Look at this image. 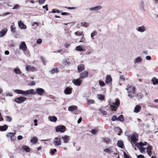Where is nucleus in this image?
Wrapping results in <instances>:
<instances>
[{
	"label": "nucleus",
	"mask_w": 158,
	"mask_h": 158,
	"mask_svg": "<svg viewBox=\"0 0 158 158\" xmlns=\"http://www.w3.org/2000/svg\"><path fill=\"white\" fill-rule=\"evenodd\" d=\"M138 138V135L136 133H134L132 134L131 137V143L132 142L136 147L138 148L140 152L141 153H145V148L143 146L147 145V143L146 142H144L143 143L140 142L139 143H137V141Z\"/></svg>",
	"instance_id": "1"
},
{
	"label": "nucleus",
	"mask_w": 158,
	"mask_h": 158,
	"mask_svg": "<svg viewBox=\"0 0 158 158\" xmlns=\"http://www.w3.org/2000/svg\"><path fill=\"white\" fill-rule=\"evenodd\" d=\"M119 103L120 101L118 98L115 99L114 102L110 103L109 105L111 108H112V110L115 111L117 109V107L119 105Z\"/></svg>",
	"instance_id": "2"
},
{
	"label": "nucleus",
	"mask_w": 158,
	"mask_h": 158,
	"mask_svg": "<svg viewBox=\"0 0 158 158\" xmlns=\"http://www.w3.org/2000/svg\"><path fill=\"white\" fill-rule=\"evenodd\" d=\"M52 143L56 147H58L61 144L60 137L59 136L55 137L52 141Z\"/></svg>",
	"instance_id": "3"
},
{
	"label": "nucleus",
	"mask_w": 158,
	"mask_h": 158,
	"mask_svg": "<svg viewBox=\"0 0 158 158\" xmlns=\"http://www.w3.org/2000/svg\"><path fill=\"white\" fill-rule=\"evenodd\" d=\"M55 130L57 132L64 133L65 131V128L63 126H59L56 127Z\"/></svg>",
	"instance_id": "4"
},
{
	"label": "nucleus",
	"mask_w": 158,
	"mask_h": 158,
	"mask_svg": "<svg viewBox=\"0 0 158 158\" xmlns=\"http://www.w3.org/2000/svg\"><path fill=\"white\" fill-rule=\"evenodd\" d=\"M19 49L23 51H26L27 50L26 45L24 41H22L19 44Z\"/></svg>",
	"instance_id": "5"
},
{
	"label": "nucleus",
	"mask_w": 158,
	"mask_h": 158,
	"mask_svg": "<svg viewBox=\"0 0 158 158\" xmlns=\"http://www.w3.org/2000/svg\"><path fill=\"white\" fill-rule=\"evenodd\" d=\"M26 99V98L23 97L16 98L15 99V102L17 103H21Z\"/></svg>",
	"instance_id": "6"
},
{
	"label": "nucleus",
	"mask_w": 158,
	"mask_h": 158,
	"mask_svg": "<svg viewBox=\"0 0 158 158\" xmlns=\"http://www.w3.org/2000/svg\"><path fill=\"white\" fill-rule=\"evenodd\" d=\"M45 90L41 88H37L35 89V94L40 96L43 95L45 93Z\"/></svg>",
	"instance_id": "7"
},
{
	"label": "nucleus",
	"mask_w": 158,
	"mask_h": 158,
	"mask_svg": "<svg viewBox=\"0 0 158 158\" xmlns=\"http://www.w3.org/2000/svg\"><path fill=\"white\" fill-rule=\"evenodd\" d=\"M15 134V132L14 133L9 132L7 134L6 136L10 138L11 141H14L16 139V137L14 136Z\"/></svg>",
	"instance_id": "8"
},
{
	"label": "nucleus",
	"mask_w": 158,
	"mask_h": 158,
	"mask_svg": "<svg viewBox=\"0 0 158 158\" xmlns=\"http://www.w3.org/2000/svg\"><path fill=\"white\" fill-rule=\"evenodd\" d=\"M26 71L34 72L36 70L35 68L31 65L26 64L25 66Z\"/></svg>",
	"instance_id": "9"
},
{
	"label": "nucleus",
	"mask_w": 158,
	"mask_h": 158,
	"mask_svg": "<svg viewBox=\"0 0 158 158\" xmlns=\"http://www.w3.org/2000/svg\"><path fill=\"white\" fill-rule=\"evenodd\" d=\"M136 30L138 32L143 33L146 31V27L143 26H141L137 27Z\"/></svg>",
	"instance_id": "10"
},
{
	"label": "nucleus",
	"mask_w": 158,
	"mask_h": 158,
	"mask_svg": "<svg viewBox=\"0 0 158 158\" xmlns=\"http://www.w3.org/2000/svg\"><path fill=\"white\" fill-rule=\"evenodd\" d=\"M24 92L25 95L30 94H35V91L33 89H30L24 91Z\"/></svg>",
	"instance_id": "11"
},
{
	"label": "nucleus",
	"mask_w": 158,
	"mask_h": 158,
	"mask_svg": "<svg viewBox=\"0 0 158 158\" xmlns=\"http://www.w3.org/2000/svg\"><path fill=\"white\" fill-rule=\"evenodd\" d=\"M81 82L82 80L80 78L73 80V83L76 85H80Z\"/></svg>",
	"instance_id": "12"
},
{
	"label": "nucleus",
	"mask_w": 158,
	"mask_h": 158,
	"mask_svg": "<svg viewBox=\"0 0 158 158\" xmlns=\"http://www.w3.org/2000/svg\"><path fill=\"white\" fill-rule=\"evenodd\" d=\"M72 89L71 88L67 87L64 90V93L65 94H70L72 93Z\"/></svg>",
	"instance_id": "13"
},
{
	"label": "nucleus",
	"mask_w": 158,
	"mask_h": 158,
	"mask_svg": "<svg viewBox=\"0 0 158 158\" xmlns=\"http://www.w3.org/2000/svg\"><path fill=\"white\" fill-rule=\"evenodd\" d=\"M18 26L19 28L22 29H25L27 28V26L24 24L20 20L18 22Z\"/></svg>",
	"instance_id": "14"
},
{
	"label": "nucleus",
	"mask_w": 158,
	"mask_h": 158,
	"mask_svg": "<svg viewBox=\"0 0 158 158\" xmlns=\"http://www.w3.org/2000/svg\"><path fill=\"white\" fill-rule=\"evenodd\" d=\"M104 152L107 154H111L113 152L112 147L106 148L103 150Z\"/></svg>",
	"instance_id": "15"
},
{
	"label": "nucleus",
	"mask_w": 158,
	"mask_h": 158,
	"mask_svg": "<svg viewBox=\"0 0 158 158\" xmlns=\"http://www.w3.org/2000/svg\"><path fill=\"white\" fill-rule=\"evenodd\" d=\"M64 143H67L70 139L69 136L67 135H64L61 137Z\"/></svg>",
	"instance_id": "16"
},
{
	"label": "nucleus",
	"mask_w": 158,
	"mask_h": 158,
	"mask_svg": "<svg viewBox=\"0 0 158 158\" xmlns=\"http://www.w3.org/2000/svg\"><path fill=\"white\" fill-rule=\"evenodd\" d=\"M88 72L87 71H84L81 73L80 75V78H84L88 76Z\"/></svg>",
	"instance_id": "17"
},
{
	"label": "nucleus",
	"mask_w": 158,
	"mask_h": 158,
	"mask_svg": "<svg viewBox=\"0 0 158 158\" xmlns=\"http://www.w3.org/2000/svg\"><path fill=\"white\" fill-rule=\"evenodd\" d=\"M126 89L127 90L128 93L134 94L135 93L134 87L132 86H128Z\"/></svg>",
	"instance_id": "18"
},
{
	"label": "nucleus",
	"mask_w": 158,
	"mask_h": 158,
	"mask_svg": "<svg viewBox=\"0 0 158 158\" xmlns=\"http://www.w3.org/2000/svg\"><path fill=\"white\" fill-rule=\"evenodd\" d=\"M142 60V58L140 56H138L135 58L134 60V63L135 64H136L141 62Z\"/></svg>",
	"instance_id": "19"
},
{
	"label": "nucleus",
	"mask_w": 158,
	"mask_h": 158,
	"mask_svg": "<svg viewBox=\"0 0 158 158\" xmlns=\"http://www.w3.org/2000/svg\"><path fill=\"white\" fill-rule=\"evenodd\" d=\"M102 8V7L100 6H98L93 7L89 8V10L91 11H97L101 9Z\"/></svg>",
	"instance_id": "20"
},
{
	"label": "nucleus",
	"mask_w": 158,
	"mask_h": 158,
	"mask_svg": "<svg viewBox=\"0 0 158 158\" xmlns=\"http://www.w3.org/2000/svg\"><path fill=\"white\" fill-rule=\"evenodd\" d=\"M13 71L16 75L18 74L21 75L22 73V72L19 69V68L18 67L15 68L14 69Z\"/></svg>",
	"instance_id": "21"
},
{
	"label": "nucleus",
	"mask_w": 158,
	"mask_h": 158,
	"mask_svg": "<svg viewBox=\"0 0 158 158\" xmlns=\"http://www.w3.org/2000/svg\"><path fill=\"white\" fill-rule=\"evenodd\" d=\"M141 107L138 105H136L135 107L134 110V112L135 113H137L141 110Z\"/></svg>",
	"instance_id": "22"
},
{
	"label": "nucleus",
	"mask_w": 158,
	"mask_h": 158,
	"mask_svg": "<svg viewBox=\"0 0 158 158\" xmlns=\"http://www.w3.org/2000/svg\"><path fill=\"white\" fill-rule=\"evenodd\" d=\"M76 50L77 51L82 52L85 50V48L82 46L80 45L76 47Z\"/></svg>",
	"instance_id": "23"
},
{
	"label": "nucleus",
	"mask_w": 158,
	"mask_h": 158,
	"mask_svg": "<svg viewBox=\"0 0 158 158\" xmlns=\"http://www.w3.org/2000/svg\"><path fill=\"white\" fill-rule=\"evenodd\" d=\"M85 69V66L83 64H80L77 67V69L78 72H81Z\"/></svg>",
	"instance_id": "24"
},
{
	"label": "nucleus",
	"mask_w": 158,
	"mask_h": 158,
	"mask_svg": "<svg viewBox=\"0 0 158 158\" xmlns=\"http://www.w3.org/2000/svg\"><path fill=\"white\" fill-rule=\"evenodd\" d=\"M14 92L18 94H20L24 95V91L20 89H15L14 90Z\"/></svg>",
	"instance_id": "25"
},
{
	"label": "nucleus",
	"mask_w": 158,
	"mask_h": 158,
	"mask_svg": "<svg viewBox=\"0 0 158 158\" xmlns=\"http://www.w3.org/2000/svg\"><path fill=\"white\" fill-rule=\"evenodd\" d=\"M48 118L51 122H55L57 120V118L55 116H50L48 117Z\"/></svg>",
	"instance_id": "26"
},
{
	"label": "nucleus",
	"mask_w": 158,
	"mask_h": 158,
	"mask_svg": "<svg viewBox=\"0 0 158 158\" xmlns=\"http://www.w3.org/2000/svg\"><path fill=\"white\" fill-rule=\"evenodd\" d=\"M112 81V78L111 76L109 75H107L106 77V83L108 84Z\"/></svg>",
	"instance_id": "27"
},
{
	"label": "nucleus",
	"mask_w": 158,
	"mask_h": 158,
	"mask_svg": "<svg viewBox=\"0 0 158 158\" xmlns=\"http://www.w3.org/2000/svg\"><path fill=\"white\" fill-rule=\"evenodd\" d=\"M147 154L149 156H151V153L152 152V147L151 146L149 145L147 148Z\"/></svg>",
	"instance_id": "28"
},
{
	"label": "nucleus",
	"mask_w": 158,
	"mask_h": 158,
	"mask_svg": "<svg viewBox=\"0 0 158 158\" xmlns=\"http://www.w3.org/2000/svg\"><path fill=\"white\" fill-rule=\"evenodd\" d=\"M7 30L6 29H4L1 30L0 32V37L3 36L6 33Z\"/></svg>",
	"instance_id": "29"
},
{
	"label": "nucleus",
	"mask_w": 158,
	"mask_h": 158,
	"mask_svg": "<svg viewBox=\"0 0 158 158\" xmlns=\"http://www.w3.org/2000/svg\"><path fill=\"white\" fill-rule=\"evenodd\" d=\"M103 141L105 142L106 144H109L111 143V141L108 138H103Z\"/></svg>",
	"instance_id": "30"
},
{
	"label": "nucleus",
	"mask_w": 158,
	"mask_h": 158,
	"mask_svg": "<svg viewBox=\"0 0 158 158\" xmlns=\"http://www.w3.org/2000/svg\"><path fill=\"white\" fill-rule=\"evenodd\" d=\"M22 148L27 152H28L30 151V148L26 146L23 145L22 146Z\"/></svg>",
	"instance_id": "31"
},
{
	"label": "nucleus",
	"mask_w": 158,
	"mask_h": 158,
	"mask_svg": "<svg viewBox=\"0 0 158 158\" xmlns=\"http://www.w3.org/2000/svg\"><path fill=\"white\" fill-rule=\"evenodd\" d=\"M38 141V139L36 137H34L31 139V142L33 144H35Z\"/></svg>",
	"instance_id": "32"
},
{
	"label": "nucleus",
	"mask_w": 158,
	"mask_h": 158,
	"mask_svg": "<svg viewBox=\"0 0 158 158\" xmlns=\"http://www.w3.org/2000/svg\"><path fill=\"white\" fill-rule=\"evenodd\" d=\"M7 128L8 126L6 125L3 126H0V131H5L7 129Z\"/></svg>",
	"instance_id": "33"
},
{
	"label": "nucleus",
	"mask_w": 158,
	"mask_h": 158,
	"mask_svg": "<svg viewBox=\"0 0 158 158\" xmlns=\"http://www.w3.org/2000/svg\"><path fill=\"white\" fill-rule=\"evenodd\" d=\"M89 23L86 22H81L80 23L81 26H84L86 27H87L89 26Z\"/></svg>",
	"instance_id": "34"
},
{
	"label": "nucleus",
	"mask_w": 158,
	"mask_h": 158,
	"mask_svg": "<svg viewBox=\"0 0 158 158\" xmlns=\"http://www.w3.org/2000/svg\"><path fill=\"white\" fill-rule=\"evenodd\" d=\"M152 81L153 85H156L158 84V80L155 77L153 78Z\"/></svg>",
	"instance_id": "35"
},
{
	"label": "nucleus",
	"mask_w": 158,
	"mask_h": 158,
	"mask_svg": "<svg viewBox=\"0 0 158 158\" xmlns=\"http://www.w3.org/2000/svg\"><path fill=\"white\" fill-rule=\"evenodd\" d=\"M77 108V106H71L69 107L68 110L69 111H73L74 110H76Z\"/></svg>",
	"instance_id": "36"
},
{
	"label": "nucleus",
	"mask_w": 158,
	"mask_h": 158,
	"mask_svg": "<svg viewBox=\"0 0 158 158\" xmlns=\"http://www.w3.org/2000/svg\"><path fill=\"white\" fill-rule=\"evenodd\" d=\"M117 145L118 146L122 148H123L124 146L122 141L121 140L118 141L117 143Z\"/></svg>",
	"instance_id": "37"
},
{
	"label": "nucleus",
	"mask_w": 158,
	"mask_h": 158,
	"mask_svg": "<svg viewBox=\"0 0 158 158\" xmlns=\"http://www.w3.org/2000/svg\"><path fill=\"white\" fill-rule=\"evenodd\" d=\"M50 73L52 74H54L58 72V70L57 68H54L52 69L50 71Z\"/></svg>",
	"instance_id": "38"
},
{
	"label": "nucleus",
	"mask_w": 158,
	"mask_h": 158,
	"mask_svg": "<svg viewBox=\"0 0 158 158\" xmlns=\"http://www.w3.org/2000/svg\"><path fill=\"white\" fill-rule=\"evenodd\" d=\"M98 34L97 32L96 31H94L91 34V37L92 39H94L93 37L97 35Z\"/></svg>",
	"instance_id": "39"
},
{
	"label": "nucleus",
	"mask_w": 158,
	"mask_h": 158,
	"mask_svg": "<svg viewBox=\"0 0 158 158\" xmlns=\"http://www.w3.org/2000/svg\"><path fill=\"white\" fill-rule=\"evenodd\" d=\"M6 120L7 121L10 122L12 120V118L9 116H6L5 117Z\"/></svg>",
	"instance_id": "40"
},
{
	"label": "nucleus",
	"mask_w": 158,
	"mask_h": 158,
	"mask_svg": "<svg viewBox=\"0 0 158 158\" xmlns=\"http://www.w3.org/2000/svg\"><path fill=\"white\" fill-rule=\"evenodd\" d=\"M87 103L89 105H91L92 104H94V101L92 99H87Z\"/></svg>",
	"instance_id": "41"
},
{
	"label": "nucleus",
	"mask_w": 158,
	"mask_h": 158,
	"mask_svg": "<svg viewBox=\"0 0 158 158\" xmlns=\"http://www.w3.org/2000/svg\"><path fill=\"white\" fill-rule=\"evenodd\" d=\"M118 120L122 122L123 120V117L122 115H120L118 118Z\"/></svg>",
	"instance_id": "42"
},
{
	"label": "nucleus",
	"mask_w": 158,
	"mask_h": 158,
	"mask_svg": "<svg viewBox=\"0 0 158 158\" xmlns=\"http://www.w3.org/2000/svg\"><path fill=\"white\" fill-rule=\"evenodd\" d=\"M98 132V130L97 129H94L91 130V133L94 134H95L97 133Z\"/></svg>",
	"instance_id": "43"
},
{
	"label": "nucleus",
	"mask_w": 158,
	"mask_h": 158,
	"mask_svg": "<svg viewBox=\"0 0 158 158\" xmlns=\"http://www.w3.org/2000/svg\"><path fill=\"white\" fill-rule=\"evenodd\" d=\"M97 98L100 100H102L104 99V96L101 94H98L97 95Z\"/></svg>",
	"instance_id": "44"
},
{
	"label": "nucleus",
	"mask_w": 158,
	"mask_h": 158,
	"mask_svg": "<svg viewBox=\"0 0 158 158\" xmlns=\"http://www.w3.org/2000/svg\"><path fill=\"white\" fill-rule=\"evenodd\" d=\"M60 11L58 10H56L55 9H53L52 10V11L51 12L52 13H60Z\"/></svg>",
	"instance_id": "45"
},
{
	"label": "nucleus",
	"mask_w": 158,
	"mask_h": 158,
	"mask_svg": "<svg viewBox=\"0 0 158 158\" xmlns=\"http://www.w3.org/2000/svg\"><path fill=\"white\" fill-rule=\"evenodd\" d=\"M119 79L120 80H122L123 81H125V79L123 76L122 75H121L120 74L119 75Z\"/></svg>",
	"instance_id": "46"
},
{
	"label": "nucleus",
	"mask_w": 158,
	"mask_h": 158,
	"mask_svg": "<svg viewBox=\"0 0 158 158\" xmlns=\"http://www.w3.org/2000/svg\"><path fill=\"white\" fill-rule=\"evenodd\" d=\"M99 84L101 86H104L105 85V83L101 81H99Z\"/></svg>",
	"instance_id": "47"
},
{
	"label": "nucleus",
	"mask_w": 158,
	"mask_h": 158,
	"mask_svg": "<svg viewBox=\"0 0 158 158\" xmlns=\"http://www.w3.org/2000/svg\"><path fill=\"white\" fill-rule=\"evenodd\" d=\"M114 129L116 131H118L119 134L121 132V129L118 127H117L114 128Z\"/></svg>",
	"instance_id": "48"
},
{
	"label": "nucleus",
	"mask_w": 158,
	"mask_h": 158,
	"mask_svg": "<svg viewBox=\"0 0 158 158\" xmlns=\"http://www.w3.org/2000/svg\"><path fill=\"white\" fill-rule=\"evenodd\" d=\"M11 28V31L13 32H15V27H14L13 26L11 25L10 27Z\"/></svg>",
	"instance_id": "49"
},
{
	"label": "nucleus",
	"mask_w": 158,
	"mask_h": 158,
	"mask_svg": "<svg viewBox=\"0 0 158 158\" xmlns=\"http://www.w3.org/2000/svg\"><path fill=\"white\" fill-rule=\"evenodd\" d=\"M75 34L77 35L78 36H81L82 35V32H79L78 31L76 32L75 33Z\"/></svg>",
	"instance_id": "50"
},
{
	"label": "nucleus",
	"mask_w": 158,
	"mask_h": 158,
	"mask_svg": "<svg viewBox=\"0 0 158 158\" xmlns=\"http://www.w3.org/2000/svg\"><path fill=\"white\" fill-rule=\"evenodd\" d=\"M111 120L112 121H114L116 120H118V118H117L116 116H114L112 118Z\"/></svg>",
	"instance_id": "51"
},
{
	"label": "nucleus",
	"mask_w": 158,
	"mask_h": 158,
	"mask_svg": "<svg viewBox=\"0 0 158 158\" xmlns=\"http://www.w3.org/2000/svg\"><path fill=\"white\" fill-rule=\"evenodd\" d=\"M143 97V95L140 93H138L137 94V97L139 99H141Z\"/></svg>",
	"instance_id": "52"
},
{
	"label": "nucleus",
	"mask_w": 158,
	"mask_h": 158,
	"mask_svg": "<svg viewBox=\"0 0 158 158\" xmlns=\"http://www.w3.org/2000/svg\"><path fill=\"white\" fill-rule=\"evenodd\" d=\"M139 6L141 8H143L144 7V3L143 1H141L139 3Z\"/></svg>",
	"instance_id": "53"
},
{
	"label": "nucleus",
	"mask_w": 158,
	"mask_h": 158,
	"mask_svg": "<svg viewBox=\"0 0 158 158\" xmlns=\"http://www.w3.org/2000/svg\"><path fill=\"white\" fill-rule=\"evenodd\" d=\"M57 151L56 149H54L53 150H51V153L52 154H53L55 152H56Z\"/></svg>",
	"instance_id": "54"
},
{
	"label": "nucleus",
	"mask_w": 158,
	"mask_h": 158,
	"mask_svg": "<svg viewBox=\"0 0 158 158\" xmlns=\"http://www.w3.org/2000/svg\"><path fill=\"white\" fill-rule=\"evenodd\" d=\"M64 46L66 48H68L70 46V44L67 43L64 44Z\"/></svg>",
	"instance_id": "55"
},
{
	"label": "nucleus",
	"mask_w": 158,
	"mask_h": 158,
	"mask_svg": "<svg viewBox=\"0 0 158 158\" xmlns=\"http://www.w3.org/2000/svg\"><path fill=\"white\" fill-rule=\"evenodd\" d=\"M42 40L41 39H39L37 40L36 42L38 44H40L42 43Z\"/></svg>",
	"instance_id": "56"
},
{
	"label": "nucleus",
	"mask_w": 158,
	"mask_h": 158,
	"mask_svg": "<svg viewBox=\"0 0 158 158\" xmlns=\"http://www.w3.org/2000/svg\"><path fill=\"white\" fill-rule=\"evenodd\" d=\"M42 7L43 9L45 8L46 10L47 11H48V5H46L44 6H43Z\"/></svg>",
	"instance_id": "57"
},
{
	"label": "nucleus",
	"mask_w": 158,
	"mask_h": 158,
	"mask_svg": "<svg viewBox=\"0 0 158 158\" xmlns=\"http://www.w3.org/2000/svg\"><path fill=\"white\" fill-rule=\"evenodd\" d=\"M123 155L125 158H129V156L125 152H123Z\"/></svg>",
	"instance_id": "58"
},
{
	"label": "nucleus",
	"mask_w": 158,
	"mask_h": 158,
	"mask_svg": "<svg viewBox=\"0 0 158 158\" xmlns=\"http://www.w3.org/2000/svg\"><path fill=\"white\" fill-rule=\"evenodd\" d=\"M151 59V57L150 56H147L146 57V59L147 60H150Z\"/></svg>",
	"instance_id": "59"
},
{
	"label": "nucleus",
	"mask_w": 158,
	"mask_h": 158,
	"mask_svg": "<svg viewBox=\"0 0 158 158\" xmlns=\"http://www.w3.org/2000/svg\"><path fill=\"white\" fill-rule=\"evenodd\" d=\"M137 158H144V156L142 155H139L137 156Z\"/></svg>",
	"instance_id": "60"
},
{
	"label": "nucleus",
	"mask_w": 158,
	"mask_h": 158,
	"mask_svg": "<svg viewBox=\"0 0 158 158\" xmlns=\"http://www.w3.org/2000/svg\"><path fill=\"white\" fill-rule=\"evenodd\" d=\"M6 96H12V94L10 93H7L6 94Z\"/></svg>",
	"instance_id": "61"
},
{
	"label": "nucleus",
	"mask_w": 158,
	"mask_h": 158,
	"mask_svg": "<svg viewBox=\"0 0 158 158\" xmlns=\"http://www.w3.org/2000/svg\"><path fill=\"white\" fill-rule=\"evenodd\" d=\"M34 122L35 123V124H34L35 126H37L38 125V124L37 123V120L36 119H35L34 121Z\"/></svg>",
	"instance_id": "62"
},
{
	"label": "nucleus",
	"mask_w": 158,
	"mask_h": 158,
	"mask_svg": "<svg viewBox=\"0 0 158 158\" xmlns=\"http://www.w3.org/2000/svg\"><path fill=\"white\" fill-rule=\"evenodd\" d=\"M17 138L19 140H20L22 139L23 137L22 135H19L18 136Z\"/></svg>",
	"instance_id": "63"
},
{
	"label": "nucleus",
	"mask_w": 158,
	"mask_h": 158,
	"mask_svg": "<svg viewBox=\"0 0 158 158\" xmlns=\"http://www.w3.org/2000/svg\"><path fill=\"white\" fill-rule=\"evenodd\" d=\"M19 5L18 4H17L15 6L13 7V9H17L18 7H19Z\"/></svg>",
	"instance_id": "64"
}]
</instances>
